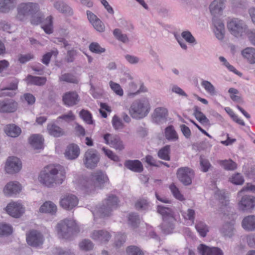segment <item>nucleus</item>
I'll use <instances>...</instances> for the list:
<instances>
[{"mask_svg": "<svg viewBox=\"0 0 255 255\" xmlns=\"http://www.w3.org/2000/svg\"><path fill=\"white\" fill-rule=\"evenodd\" d=\"M65 168L59 165H49L39 173V181L45 187L52 188L61 184L66 178Z\"/></svg>", "mask_w": 255, "mask_h": 255, "instance_id": "nucleus-1", "label": "nucleus"}, {"mask_svg": "<svg viewBox=\"0 0 255 255\" xmlns=\"http://www.w3.org/2000/svg\"><path fill=\"white\" fill-rule=\"evenodd\" d=\"M224 7L223 0H214L210 4L209 7L211 14L214 16L213 22L216 28L215 33L217 38L219 40H222L224 37L225 27L223 22L216 17L222 14Z\"/></svg>", "mask_w": 255, "mask_h": 255, "instance_id": "nucleus-2", "label": "nucleus"}, {"mask_svg": "<svg viewBox=\"0 0 255 255\" xmlns=\"http://www.w3.org/2000/svg\"><path fill=\"white\" fill-rule=\"evenodd\" d=\"M56 227L59 237L63 239H69L79 232V228L73 219L62 220L57 224Z\"/></svg>", "mask_w": 255, "mask_h": 255, "instance_id": "nucleus-3", "label": "nucleus"}, {"mask_svg": "<svg viewBox=\"0 0 255 255\" xmlns=\"http://www.w3.org/2000/svg\"><path fill=\"white\" fill-rule=\"evenodd\" d=\"M39 6L36 2H22L18 4L17 7L16 18L21 21L27 19V17L30 15L35 14L38 12Z\"/></svg>", "mask_w": 255, "mask_h": 255, "instance_id": "nucleus-4", "label": "nucleus"}, {"mask_svg": "<svg viewBox=\"0 0 255 255\" xmlns=\"http://www.w3.org/2000/svg\"><path fill=\"white\" fill-rule=\"evenodd\" d=\"M148 104L145 99L137 100L131 104L129 114L134 119H142L148 113Z\"/></svg>", "mask_w": 255, "mask_h": 255, "instance_id": "nucleus-5", "label": "nucleus"}, {"mask_svg": "<svg viewBox=\"0 0 255 255\" xmlns=\"http://www.w3.org/2000/svg\"><path fill=\"white\" fill-rule=\"evenodd\" d=\"M98 152L93 148L88 149L84 153L83 161L84 166L90 169L95 168L100 161Z\"/></svg>", "mask_w": 255, "mask_h": 255, "instance_id": "nucleus-6", "label": "nucleus"}, {"mask_svg": "<svg viewBox=\"0 0 255 255\" xmlns=\"http://www.w3.org/2000/svg\"><path fill=\"white\" fill-rule=\"evenodd\" d=\"M227 27L231 33L236 37H241L247 29V25L238 18H234L229 21Z\"/></svg>", "mask_w": 255, "mask_h": 255, "instance_id": "nucleus-7", "label": "nucleus"}, {"mask_svg": "<svg viewBox=\"0 0 255 255\" xmlns=\"http://www.w3.org/2000/svg\"><path fill=\"white\" fill-rule=\"evenodd\" d=\"M176 175L178 180L184 185L188 186L192 184V179L194 177V172L188 167H183L177 170Z\"/></svg>", "mask_w": 255, "mask_h": 255, "instance_id": "nucleus-8", "label": "nucleus"}, {"mask_svg": "<svg viewBox=\"0 0 255 255\" xmlns=\"http://www.w3.org/2000/svg\"><path fill=\"white\" fill-rule=\"evenodd\" d=\"M78 202V199L76 196L67 194L61 198L59 204L64 209L70 211L77 206Z\"/></svg>", "mask_w": 255, "mask_h": 255, "instance_id": "nucleus-9", "label": "nucleus"}, {"mask_svg": "<svg viewBox=\"0 0 255 255\" xmlns=\"http://www.w3.org/2000/svg\"><path fill=\"white\" fill-rule=\"evenodd\" d=\"M27 244L33 247L37 248L41 246L43 243V235L37 230H32L26 235Z\"/></svg>", "mask_w": 255, "mask_h": 255, "instance_id": "nucleus-10", "label": "nucleus"}, {"mask_svg": "<svg viewBox=\"0 0 255 255\" xmlns=\"http://www.w3.org/2000/svg\"><path fill=\"white\" fill-rule=\"evenodd\" d=\"M90 175L96 188H103L105 184L109 181V178L107 174L101 170L93 172Z\"/></svg>", "mask_w": 255, "mask_h": 255, "instance_id": "nucleus-11", "label": "nucleus"}, {"mask_svg": "<svg viewBox=\"0 0 255 255\" xmlns=\"http://www.w3.org/2000/svg\"><path fill=\"white\" fill-rule=\"evenodd\" d=\"M21 168L20 160L16 157H9L6 160L5 170L7 173L13 174L20 171Z\"/></svg>", "mask_w": 255, "mask_h": 255, "instance_id": "nucleus-12", "label": "nucleus"}, {"mask_svg": "<svg viewBox=\"0 0 255 255\" xmlns=\"http://www.w3.org/2000/svg\"><path fill=\"white\" fill-rule=\"evenodd\" d=\"M104 139L106 144H109L116 150L121 151L124 148L123 141L117 135H113L110 133H106L104 135Z\"/></svg>", "mask_w": 255, "mask_h": 255, "instance_id": "nucleus-13", "label": "nucleus"}, {"mask_svg": "<svg viewBox=\"0 0 255 255\" xmlns=\"http://www.w3.org/2000/svg\"><path fill=\"white\" fill-rule=\"evenodd\" d=\"M168 110L163 107L156 108L152 115V121L157 124H161L167 121Z\"/></svg>", "mask_w": 255, "mask_h": 255, "instance_id": "nucleus-14", "label": "nucleus"}, {"mask_svg": "<svg viewBox=\"0 0 255 255\" xmlns=\"http://www.w3.org/2000/svg\"><path fill=\"white\" fill-rule=\"evenodd\" d=\"M238 206L240 211L251 212L255 206L254 198L250 196H244L242 198Z\"/></svg>", "mask_w": 255, "mask_h": 255, "instance_id": "nucleus-15", "label": "nucleus"}, {"mask_svg": "<svg viewBox=\"0 0 255 255\" xmlns=\"http://www.w3.org/2000/svg\"><path fill=\"white\" fill-rule=\"evenodd\" d=\"M7 213L14 218H19L24 213V209L21 204L17 202L10 203L6 207Z\"/></svg>", "mask_w": 255, "mask_h": 255, "instance_id": "nucleus-16", "label": "nucleus"}, {"mask_svg": "<svg viewBox=\"0 0 255 255\" xmlns=\"http://www.w3.org/2000/svg\"><path fill=\"white\" fill-rule=\"evenodd\" d=\"M79 184L82 189L87 193H91L96 189L91 175L89 176L81 177L79 180Z\"/></svg>", "mask_w": 255, "mask_h": 255, "instance_id": "nucleus-17", "label": "nucleus"}, {"mask_svg": "<svg viewBox=\"0 0 255 255\" xmlns=\"http://www.w3.org/2000/svg\"><path fill=\"white\" fill-rule=\"evenodd\" d=\"M91 238L101 243H107L111 238V234L106 230H94L91 234Z\"/></svg>", "mask_w": 255, "mask_h": 255, "instance_id": "nucleus-18", "label": "nucleus"}, {"mask_svg": "<svg viewBox=\"0 0 255 255\" xmlns=\"http://www.w3.org/2000/svg\"><path fill=\"white\" fill-rule=\"evenodd\" d=\"M17 108V103L13 100L0 101V113H9L15 112Z\"/></svg>", "mask_w": 255, "mask_h": 255, "instance_id": "nucleus-19", "label": "nucleus"}, {"mask_svg": "<svg viewBox=\"0 0 255 255\" xmlns=\"http://www.w3.org/2000/svg\"><path fill=\"white\" fill-rule=\"evenodd\" d=\"M200 255H224L223 251L217 247H209L201 244L198 247Z\"/></svg>", "mask_w": 255, "mask_h": 255, "instance_id": "nucleus-20", "label": "nucleus"}, {"mask_svg": "<svg viewBox=\"0 0 255 255\" xmlns=\"http://www.w3.org/2000/svg\"><path fill=\"white\" fill-rule=\"evenodd\" d=\"M157 212L162 216L163 221H174V212L172 209L162 205H158Z\"/></svg>", "mask_w": 255, "mask_h": 255, "instance_id": "nucleus-21", "label": "nucleus"}, {"mask_svg": "<svg viewBox=\"0 0 255 255\" xmlns=\"http://www.w3.org/2000/svg\"><path fill=\"white\" fill-rule=\"evenodd\" d=\"M113 210L103 202L101 205L96 207L93 214L95 217L105 218L110 216Z\"/></svg>", "mask_w": 255, "mask_h": 255, "instance_id": "nucleus-22", "label": "nucleus"}, {"mask_svg": "<svg viewBox=\"0 0 255 255\" xmlns=\"http://www.w3.org/2000/svg\"><path fill=\"white\" fill-rule=\"evenodd\" d=\"M21 186L18 182L11 181L6 184L3 189L4 193L8 196L16 194L21 190Z\"/></svg>", "mask_w": 255, "mask_h": 255, "instance_id": "nucleus-23", "label": "nucleus"}, {"mask_svg": "<svg viewBox=\"0 0 255 255\" xmlns=\"http://www.w3.org/2000/svg\"><path fill=\"white\" fill-rule=\"evenodd\" d=\"M78 95L75 92L65 93L63 96V101L66 105L73 106L79 102Z\"/></svg>", "mask_w": 255, "mask_h": 255, "instance_id": "nucleus-24", "label": "nucleus"}, {"mask_svg": "<svg viewBox=\"0 0 255 255\" xmlns=\"http://www.w3.org/2000/svg\"><path fill=\"white\" fill-rule=\"evenodd\" d=\"M48 133L55 137H58L65 135L64 130L55 124H49L47 127Z\"/></svg>", "mask_w": 255, "mask_h": 255, "instance_id": "nucleus-25", "label": "nucleus"}, {"mask_svg": "<svg viewBox=\"0 0 255 255\" xmlns=\"http://www.w3.org/2000/svg\"><path fill=\"white\" fill-rule=\"evenodd\" d=\"M242 225L243 228L247 231L251 232L255 229V216L249 215L244 218Z\"/></svg>", "mask_w": 255, "mask_h": 255, "instance_id": "nucleus-26", "label": "nucleus"}, {"mask_svg": "<svg viewBox=\"0 0 255 255\" xmlns=\"http://www.w3.org/2000/svg\"><path fill=\"white\" fill-rule=\"evenodd\" d=\"M80 153V149L78 146L72 143L69 144L66 149L65 156L69 159H75L78 157Z\"/></svg>", "mask_w": 255, "mask_h": 255, "instance_id": "nucleus-27", "label": "nucleus"}, {"mask_svg": "<svg viewBox=\"0 0 255 255\" xmlns=\"http://www.w3.org/2000/svg\"><path fill=\"white\" fill-rule=\"evenodd\" d=\"M44 139L40 134H33L29 138V142L32 147L35 149L43 147Z\"/></svg>", "mask_w": 255, "mask_h": 255, "instance_id": "nucleus-28", "label": "nucleus"}, {"mask_svg": "<svg viewBox=\"0 0 255 255\" xmlns=\"http://www.w3.org/2000/svg\"><path fill=\"white\" fill-rule=\"evenodd\" d=\"M125 166L128 169L136 172H141L143 171V166L141 162L138 160L126 161Z\"/></svg>", "mask_w": 255, "mask_h": 255, "instance_id": "nucleus-29", "label": "nucleus"}, {"mask_svg": "<svg viewBox=\"0 0 255 255\" xmlns=\"http://www.w3.org/2000/svg\"><path fill=\"white\" fill-rule=\"evenodd\" d=\"M16 0H0V11L6 13L16 6Z\"/></svg>", "mask_w": 255, "mask_h": 255, "instance_id": "nucleus-30", "label": "nucleus"}, {"mask_svg": "<svg viewBox=\"0 0 255 255\" xmlns=\"http://www.w3.org/2000/svg\"><path fill=\"white\" fill-rule=\"evenodd\" d=\"M4 130L6 135L12 137H17L21 132L20 128L14 124L6 125Z\"/></svg>", "mask_w": 255, "mask_h": 255, "instance_id": "nucleus-31", "label": "nucleus"}, {"mask_svg": "<svg viewBox=\"0 0 255 255\" xmlns=\"http://www.w3.org/2000/svg\"><path fill=\"white\" fill-rule=\"evenodd\" d=\"M109 207L114 210L118 208L120 200L119 198L114 194H109L103 201Z\"/></svg>", "mask_w": 255, "mask_h": 255, "instance_id": "nucleus-32", "label": "nucleus"}, {"mask_svg": "<svg viewBox=\"0 0 255 255\" xmlns=\"http://www.w3.org/2000/svg\"><path fill=\"white\" fill-rule=\"evenodd\" d=\"M54 7L60 12L71 15L72 14L71 8L63 1L58 0L54 3Z\"/></svg>", "mask_w": 255, "mask_h": 255, "instance_id": "nucleus-33", "label": "nucleus"}, {"mask_svg": "<svg viewBox=\"0 0 255 255\" xmlns=\"http://www.w3.org/2000/svg\"><path fill=\"white\" fill-rule=\"evenodd\" d=\"M39 211L54 214L57 211V206L51 201H46L40 207Z\"/></svg>", "mask_w": 255, "mask_h": 255, "instance_id": "nucleus-34", "label": "nucleus"}, {"mask_svg": "<svg viewBox=\"0 0 255 255\" xmlns=\"http://www.w3.org/2000/svg\"><path fill=\"white\" fill-rule=\"evenodd\" d=\"M164 134L166 138L170 141H175L178 139V134L172 125L165 128Z\"/></svg>", "mask_w": 255, "mask_h": 255, "instance_id": "nucleus-35", "label": "nucleus"}, {"mask_svg": "<svg viewBox=\"0 0 255 255\" xmlns=\"http://www.w3.org/2000/svg\"><path fill=\"white\" fill-rule=\"evenodd\" d=\"M243 57L246 58L251 64L255 63V49L252 47H247L242 51Z\"/></svg>", "mask_w": 255, "mask_h": 255, "instance_id": "nucleus-36", "label": "nucleus"}, {"mask_svg": "<svg viewBox=\"0 0 255 255\" xmlns=\"http://www.w3.org/2000/svg\"><path fill=\"white\" fill-rule=\"evenodd\" d=\"M27 83L37 86L44 85L46 82V78L44 77H36L28 75L27 77Z\"/></svg>", "mask_w": 255, "mask_h": 255, "instance_id": "nucleus-37", "label": "nucleus"}, {"mask_svg": "<svg viewBox=\"0 0 255 255\" xmlns=\"http://www.w3.org/2000/svg\"><path fill=\"white\" fill-rule=\"evenodd\" d=\"M194 115L196 119L202 124H209V120L207 118L206 116L200 111V108L198 106L194 107Z\"/></svg>", "mask_w": 255, "mask_h": 255, "instance_id": "nucleus-38", "label": "nucleus"}, {"mask_svg": "<svg viewBox=\"0 0 255 255\" xmlns=\"http://www.w3.org/2000/svg\"><path fill=\"white\" fill-rule=\"evenodd\" d=\"M197 231L202 237H205L209 232V227L202 221H197L195 225Z\"/></svg>", "mask_w": 255, "mask_h": 255, "instance_id": "nucleus-39", "label": "nucleus"}, {"mask_svg": "<svg viewBox=\"0 0 255 255\" xmlns=\"http://www.w3.org/2000/svg\"><path fill=\"white\" fill-rule=\"evenodd\" d=\"M170 145H165L159 150L157 153L158 156L161 159L169 161L170 159Z\"/></svg>", "mask_w": 255, "mask_h": 255, "instance_id": "nucleus-40", "label": "nucleus"}, {"mask_svg": "<svg viewBox=\"0 0 255 255\" xmlns=\"http://www.w3.org/2000/svg\"><path fill=\"white\" fill-rule=\"evenodd\" d=\"M173 222L174 221L171 220L163 221L161 228L162 232L164 234L167 235L172 233L174 228Z\"/></svg>", "mask_w": 255, "mask_h": 255, "instance_id": "nucleus-41", "label": "nucleus"}, {"mask_svg": "<svg viewBox=\"0 0 255 255\" xmlns=\"http://www.w3.org/2000/svg\"><path fill=\"white\" fill-rule=\"evenodd\" d=\"M134 207L138 211H147L149 207V203L147 200L140 198L136 201Z\"/></svg>", "mask_w": 255, "mask_h": 255, "instance_id": "nucleus-42", "label": "nucleus"}, {"mask_svg": "<svg viewBox=\"0 0 255 255\" xmlns=\"http://www.w3.org/2000/svg\"><path fill=\"white\" fill-rule=\"evenodd\" d=\"M128 223L131 227L137 228L140 223L139 215L134 213L129 214L128 217Z\"/></svg>", "mask_w": 255, "mask_h": 255, "instance_id": "nucleus-43", "label": "nucleus"}, {"mask_svg": "<svg viewBox=\"0 0 255 255\" xmlns=\"http://www.w3.org/2000/svg\"><path fill=\"white\" fill-rule=\"evenodd\" d=\"M59 81L74 84H77L78 83L77 78L71 73H65L61 75L59 77Z\"/></svg>", "mask_w": 255, "mask_h": 255, "instance_id": "nucleus-44", "label": "nucleus"}, {"mask_svg": "<svg viewBox=\"0 0 255 255\" xmlns=\"http://www.w3.org/2000/svg\"><path fill=\"white\" fill-rule=\"evenodd\" d=\"M234 229L233 224L231 223H227L223 225L221 232L225 236L231 237L233 235Z\"/></svg>", "mask_w": 255, "mask_h": 255, "instance_id": "nucleus-45", "label": "nucleus"}, {"mask_svg": "<svg viewBox=\"0 0 255 255\" xmlns=\"http://www.w3.org/2000/svg\"><path fill=\"white\" fill-rule=\"evenodd\" d=\"M79 246L81 250L89 251L93 249L94 244L90 240L84 239L79 243Z\"/></svg>", "mask_w": 255, "mask_h": 255, "instance_id": "nucleus-46", "label": "nucleus"}, {"mask_svg": "<svg viewBox=\"0 0 255 255\" xmlns=\"http://www.w3.org/2000/svg\"><path fill=\"white\" fill-rule=\"evenodd\" d=\"M220 164L226 170H232L237 168V164L232 160H221Z\"/></svg>", "mask_w": 255, "mask_h": 255, "instance_id": "nucleus-47", "label": "nucleus"}, {"mask_svg": "<svg viewBox=\"0 0 255 255\" xmlns=\"http://www.w3.org/2000/svg\"><path fill=\"white\" fill-rule=\"evenodd\" d=\"M12 232V227L5 223L0 224V236H8Z\"/></svg>", "mask_w": 255, "mask_h": 255, "instance_id": "nucleus-48", "label": "nucleus"}, {"mask_svg": "<svg viewBox=\"0 0 255 255\" xmlns=\"http://www.w3.org/2000/svg\"><path fill=\"white\" fill-rule=\"evenodd\" d=\"M230 181L235 185H242L244 182V178L240 173H237L232 176Z\"/></svg>", "mask_w": 255, "mask_h": 255, "instance_id": "nucleus-49", "label": "nucleus"}, {"mask_svg": "<svg viewBox=\"0 0 255 255\" xmlns=\"http://www.w3.org/2000/svg\"><path fill=\"white\" fill-rule=\"evenodd\" d=\"M128 255H144L143 252L137 247L130 246L127 248Z\"/></svg>", "mask_w": 255, "mask_h": 255, "instance_id": "nucleus-50", "label": "nucleus"}, {"mask_svg": "<svg viewBox=\"0 0 255 255\" xmlns=\"http://www.w3.org/2000/svg\"><path fill=\"white\" fill-rule=\"evenodd\" d=\"M113 34L117 39L124 43H126L128 41L127 35L126 34H123L120 29H115L113 31Z\"/></svg>", "mask_w": 255, "mask_h": 255, "instance_id": "nucleus-51", "label": "nucleus"}, {"mask_svg": "<svg viewBox=\"0 0 255 255\" xmlns=\"http://www.w3.org/2000/svg\"><path fill=\"white\" fill-rule=\"evenodd\" d=\"M45 21V24L42 26V28L47 34H51L53 32L52 17L48 16Z\"/></svg>", "mask_w": 255, "mask_h": 255, "instance_id": "nucleus-52", "label": "nucleus"}, {"mask_svg": "<svg viewBox=\"0 0 255 255\" xmlns=\"http://www.w3.org/2000/svg\"><path fill=\"white\" fill-rule=\"evenodd\" d=\"M80 115L83 120L89 125L93 124V121L92 120V115L90 113L85 110H82L80 112Z\"/></svg>", "mask_w": 255, "mask_h": 255, "instance_id": "nucleus-53", "label": "nucleus"}, {"mask_svg": "<svg viewBox=\"0 0 255 255\" xmlns=\"http://www.w3.org/2000/svg\"><path fill=\"white\" fill-rule=\"evenodd\" d=\"M89 49L93 53L97 54H101L105 51V49L102 48L101 46L97 42H92L89 45Z\"/></svg>", "mask_w": 255, "mask_h": 255, "instance_id": "nucleus-54", "label": "nucleus"}, {"mask_svg": "<svg viewBox=\"0 0 255 255\" xmlns=\"http://www.w3.org/2000/svg\"><path fill=\"white\" fill-rule=\"evenodd\" d=\"M200 164L202 171L204 172H207L212 166L209 160L204 158L202 155H201L200 157Z\"/></svg>", "mask_w": 255, "mask_h": 255, "instance_id": "nucleus-55", "label": "nucleus"}, {"mask_svg": "<svg viewBox=\"0 0 255 255\" xmlns=\"http://www.w3.org/2000/svg\"><path fill=\"white\" fill-rule=\"evenodd\" d=\"M169 188L172 194L176 199L180 201H182L184 199L183 195L180 193L179 189L174 183H172L170 185Z\"/></svg>", "mask_w": 255, "mask_h": 255, "instance_id": "nucleus-56", "label": "nucleus"}, {"mask_svg": "<svg viewBox=\"0 0 255 255\" xmlns=\"http://www.w3.org/2000/svg\"><path fill=\"white\" fill-rule=\"evenodd\" d=\"M126 235L125 234H118L115 239V245L119 248H120L126 242Z\"/></svg>", "mask_w": 255, "mask_h": 255, "instance_id": "nucleus-57", "label": "nucleus"}, {"mask_svg": "<svg viewBox=\"0 0 255 255\" xmlns=\"http://www.w3.org/2000/svg\"><path fill=\"white\" fill-rule=\"evenodd\" d=\"M112 124L114 128L116 130L122 129L124 127V125L122 120L116 115H115L113 118Z\"/></svg>", "mask_w": 255, "mask_h": 255, "instance_id": "nucleus-58", "label": "nucleus"}, {"mask_svg": "<svg viewBox=\"0 0 255 255\" xmlns=\"http://www.w3.org/2000/svg\"><path fill=\"white\" fill-rule=\"evenodd\" d=\"M202 85L210 94L215 95L216 94L215 88L210 82L204 80L202 82Z\"/></svg>", "mask_w": 255, "mask_h": 255, "instance_id": "nucleus-59", "label": "nucleus"}, {"mask_svg": "<svg viewBox=\"0 0 255 255\" xmlns=\"http://www.w3.org/2000/svg\"><path fill=\"white\" fill-rule=\"evenodd\" d=\"M111 88L115 92L116 94L122 96L123 95V90L121 86L116 83L111 81L109 83Z\"/></svg>", "mask_w": 255, "mask_h": 255, "instance_id": "nucleus-60", "label": "nucleus"}, {"mask_svg": "<svg viewBox=\"0 0 255 255\" xmlns=\"http://www.w3.org/2000/svg\"><path fill=\"white\" fill-rule=\"evenodd\" d=\"M77 51L74 49L68 50L65 57V61L68 63L73 62L75 60V57L77 55Z\"/></svg>", "mask_w": 255, "mask_h": 255, "instance_id": "nucleus-61", "label": "nucleus"}, {"mask_svg": "<svg viewBox=\"0 0 255 255\" xmlns=\"http://www.w3.org/2000/svg\"><path fill=\"white\" fill-rule=\"evenodd\" d=\"M182 37L188 43H195L196 40L191 33L189 31H185L181 33Z\"/></svg>", "mask_w": 255, "mask_h": 255, "instance_id": "nucleus-62", "label": "nucleus"}, {"mask_svg": "<svg viewBox=\"0 0 255 255\" xmlns=\"http://www.w3.org/2000/svg\"><path fill=\"white\" fill-rule=\"evenodd\" d=\"M30 16H31V23L33 25H38L40 23L43 18L42 15L38 12L35 14L30 15Z\"/></svg>", "mask_w": 255, "mask_h": 255, "instance_id": "nucleus-63", "label": "nucleus"}, {"mask_svg": "<svg viewBox=\"0 0 255 255\" xmlns=\"http://www.w3.org/2000/svg\"><path fill=\"white\" fill-rule=\"evenodd\" d=\"M95 29L99 32H102L104 31L105 27L102 21L98 18L92 23Z\"/></svg>", "mask_w": 255, "mask_h": 255, "instance_id": "nucleus-64", "label": "nucleus"}]
</instances>
